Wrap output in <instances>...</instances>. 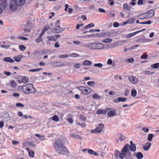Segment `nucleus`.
Here are the masks:
<instances>
[{"label": "nucleus", "mask_w": 159, "mask_h": 159, "mask_svg": "<svg viewBox=\"0 0 159 159\" xmlns=\"http://www.w3.org/2000/svg\"><path fill=\"white\" fill-rule=\"evenodd\" d=\"M107 63L108 65H111L112 64V60L110 59H109L107 61Z\"/></svg>", "instance_id": "obj_63"}, {"label": "nucleus", "mask_w": 159, "mask_h": 159, "mask_svg": "<svg viewBox=\"0 0 159 159\" xmlns=\"http://www.w3.org/2000/svg\"><path fill=\"white\" fill-rule=\"evenodd\" d=\"M81 65L80 63H75L74 64L73 66L74 68L79 69L81 67Z\"/></svg>", "instance_id": "obj_39"}, {"label": "nucleus", "mask_w": 159, "mask_h": 159, "mask_svg": "<svg viewBox=\"0 0 159 159\" xmlns=\"http://www.w3.org/2000/svg\"><path fill=\"white\" fill-rule=\"evenodd\" d=\"M70 137L72 138H75L79 140L83 139L79 135L76 134L74 133H71L70 134Z\"/></svg>", "instance_id": "obj_10"}, {"label": "nucleus", "mask_w": 159, "mask_h": 159, "mask_svg": "<svg viewBox=\"0 0 159 159\" xmlns=\"http://www.w3.org/2000/svg\"><path fill=\"white\" fill-rule=\"evenodd\" d=\"M1 46L2 48H8L10 47V45H2Z\"/></svg>", "instance_id": "obj_60"}, {"label": "nucleus", "mask_w": 159, "mask_h": 159, "mask_svg": "<svg viewBox=\"0 0 159 159\" xmlns=\"http://www.w3.org/2000/svg\"><path fill=\"white\" fill-rule=\"evenodd\" d=\"M134 61V59L133 58H130L129 59H127L125 61L126 62H128L129 63H132Z\"/></svg>", "instance_id": "obj_52"}, {"label": "nucleus", "mask_w": 159, "mask_h": 159, "mask_svg": "<svg viewBox=\"0 0 159 159\" xmlns=\"http://www.w3.org/2000/svg\"><path fill=\"white\" fill-rule=\"evenodd\" d=\"M159 67V63L154 64L151 66V67L153 69H157Z\"/></svg>", "instance_id": "obj_35"}, {"label": "nucleus", "mask_w": 159, "mask_h": 159, "mask_svg": "<svg viewBox=\"0 0 159 159\" xmlns=\"http://www.w3.org/2000/svg\"><path fill=\"white\" fill-rule=\"evenodd\" d=\"M60 20H58L56 21V26L53 30V32L55 33H58L61 32L63 30V29L59 26Z\"/></svg>", "instance_id": "obj_6"}, {"label": "nucleus", "mask_w": 159, "mask_h": 159, "mask_svg": "<svg viewBox=\"0 0 159 159\" xmlns=\"http://www.w3.org/2000/svg\"><path fill=\"white\" fill-rule=\"evenodd\" d=\"M95 43H90V49L95 50Z\"/></svg>", "instance_id": "obj_42"}, {"label": "nucleus", "mask_w": 159, "mask_h": 159, "mask_svg": "<svg viewBox=\"0 0 159 159\" xmlns=\"http://www.w3.org/2000/svg\"><path fill=\"white\" fill-rule=\"evenodd\" d=\"M56 152L59 154L67 156L69 154L67 148L63 145L62 141L58 139L54 144Z\"/></svg>", "instance_id": "obj_1"}, {"label": "nucleus", "mask_w": 159, "mask_h": 159, "mask_svg": "<svg viewBox=\"0 0 159 159\" xmlns=\"http://www.w3.org/2000/svg\"><path fill=\"white\" fill-rule=\"evenodd\" d=\"M115 45L114 43H111L107 45V48H110L115 47Z\"/></svg>", "instance_id": "obj_55"}, {"label": "nucleus", "mask_w": 159, "mask_h": 159, "mask_svg": "<svg viewBox=\"0 0 159 159\" xmlns=\"http://www.w3.org/2000/svg\"><path fill=\"white\" fill-rule=\"evenodd\" d=\"M16 2L19 6L24 5L25 2V0H16Z\"/></svg>", "instance_id": "obj_25"}, {"label": "nucleus", "mask_w": 159, "mask_h": 159, "mask_svg": "<svg viewBox=\"0 0 159 159\" xmlns=\"http://www.w3.org/2000/svg\"><path fill=\"white\" fill-rule=\"evenodd\" d=\"M112 41V39L111 38L106 39L102 40V43H108L111 42Z\"/></svg>", "instance_id": "obj_26"}, {"label": "nucleus", "mask_w": 159, "mask_h": 159, "mask_svg": "<svg viewBox=\"0 0 159 159\" xmlns=\"http://www.w3.org/2000/svg\"><path fill=\"white\" fill-rule=\"evenodd\" d=\"M148 58V55L145 53H143L141 56V58L142 59H146Z\"/></svg>", "instance_id": "obj_45"}, {"label": "nucleus", "mask_w": 159, "mask_h": 159, "mask_svg": "<svg viewBox=\"0 0 159 159\" xmlns=\"http://www.w3.org/2000/svg\"><path fill=\"white\" fill-rule=\"evenodd\" d=\"M129 79L130 81L133 83H136L138 82V80L134 76L129 77Z\"/></svg>", "instance_id": "obj_15"}, {"label": "nucleus", "mask_w": 159, "mask_h": 159, "mask_svg": "<svg viewBox=\"0 0 159 159\" xmlns=\"http://www.w3.org/2000/svg\"><path fill=\"white\" fill-rule=\"evenodd\" d=\"M94 24L93 23H90L86 25L84 27V29H87L89 28L92 27H94Z\"/></svg>", "instance_id": "obj_34"}, {"label": "nucleus", "mask_w": 159, "mask_h": 159, "mask_svg": "<svg viewBox=\"0 0 159 159\" xmlns=\"http://www.w3.org/2000/svg\"><path fill=\"white\" fill-rule=\"evenodd\" d=\"M101 96L98 95L96 93H95L92 95V98L93 99H99L101 98Z\"/></svg>", "instance_id": "obj_24"}, {"label": "nucleus", "mask_w": 159, "mask_h": 159, "mask_svg": "<svg viewBox=\"0 0 159 159\" xmlns=\"http://www.w3.org/2000/svg\"><path fill=\"white\" fill-rule=\"evenodd\" d=\"M42 70V68H38V69H32V70H29V71L30 72H35L36 71H40L41 70Z\"/></svg>", "instance_id": "obj_47"}, {"label": "nucleus", "mask_w": 159, "mask_h": 159, "mask_svg": "<svg viewBox=\"0 0 159 159\" xmlns=\"http://www.w3.org/2000/svg\"><path fill=\"white\" fill-rule=\"evenodd\" d=\"M120 25L117 22H115L113 24V26L115 27H116L119 26Z\"/></svg>", "instance_id": "obj_64"}, {"label": "nucleus", "mask_w": 159, "mask_h": 159, "mask_svg": "<svg viewBox=\"0 0 159 159\" xmlns=\"http://www.w3.org/2000/svg\"><path fill=\"white\" fill-rule=\"evenodd\" d=\"M87 84L90 86H93L95 85L94 82L93 81H89L87 82Z\"/></svg>", "instance_id": "obj_51"}, {"label": "nucleus", "mask_w": 159, "mask_h": 159, "mask_svg": "<svg viewBox=\"0 0 159 159\" xmlns=\"http://www.w3.org/2000/svg\"><path fill=\"white\" fill-rule=\"evenodd\" d=\"M0 5L4 8L6 7L8 5L7 0H0Z\"/></svg>", "instance_id": "obj_13"}, {"label": "nucleus", "mask_w": 159, "mask_h": 159, "mask_svg": "<svg viewBox=\"0 0 159 159\" xmlns=\"http://www.w3.org/2000/svg\"><path fill=\"white\" fill-rule=\"evenodd\" d=\"M104 36H106L109 37H111L114 35V33H113L110 32H104Z\"/></svg>", "instance_id": "obj_23"}, {"label": "nucleus", "mask_w": 159, "mask_h": 159, "mask_svg": "<svg viewBox=\"0 0 159 159\" xmlns=\"http://www.w3.org/2000/svg\"><path fill=\"white\" fill-rule=\"evenodd\" d=\"M19 48L20 50L22 51H24L26 49L25 47L23 45H20L19 46Z\"/></svg>", "instance_id": "obj_49"}, {"label": "nucleus", "mask_w": 159, "mask_h": 159, "mask_svg": "<svg viewBox=\"0 0 159 159\" xmlns=\"http://www.w3.org/2000/svg\"><path fill=\"white\" fill-rule=\"evenodd\" d=\"M22 90L26 93H34L36 92V89L31 84H26L23 87Z\"/></svg>", "instance_id": "obj_2"}, {"label": "nucleus", "mask_w": 159, "mask_h": 159, "mask_svg": "<svg viewBox=\"0 0 159 159\" xmlns=\"http://www.w3.org/2000/svg\"><path fill=\"white\" fill-rule=\"evenodd\" d=\"M43 35L44 34H43L41 33L39 35L38 37L35 40L37 43H39L43 40V39H42V37Z\"/></svg>", "instance_id": "obj_18"}, {"label": "nucleus", "mask_w": 159, "mask_h": 159, "mask_svg": "<svg viewBox=\"0 0 159 159\" xmlns=\"http://www.w3.org/2000/svg\"><path fill=\"white\" fill-rule=\"evenodd\" d=\"M136 156L138 159H141L143 157V155L142 153L139 152L136 155Z\"/></svg>", "instance_id": "obj_30"}, {"label": "nucleus", "mask_w": 159, "mask_h": 159, "mask_svg": "<svg viewBox=\"0 0 159 159\" xmlns=\"http://www.w3.org/2000/svg\"><path fill=\"white\" fill-rule=\"evenodd\" d=\"M140 24H141L150 25L151 24V22L150 20H148L146 22H140Z\"/></svg>", "instance_id": "obj_54"}, {"label": "nucleus", "mask_w": 159, "mask_h": 159, "mask_svg": "<svg viewBox=\"0 0 159 159\" xmlns=\"http://www.w3.org/2000/svg\"><path fill=\"white\" fill-rule=\"evenodd\" d=\"M68 57V55L67 54H65L59 56L58 57L60 58H67Z\"/></svg>", "instance_id": "obj_48"}, {"label": "nucleus", "mask_w": 159, "mask_h": 159, "mask_svg": "<svg viewBox=\"0 0 159 159\" xmlns=\"http://www.w3.org/2000/svg\"><path fill=\"white\" fill-rule=\"evenodd\" d=\"M137 34H138V32H135L133 33L128 34H127L126 37L127 38H129L134 35Z\"/></svg>", "instance_id": "obj_38"}, {"label": "nucleus", "mask_w": 159, "mask_h": 159, "mask_svg": "<svg viewBox=\"0 0 159 159\" xmlns=\"http://www.w3.org/2000/svg\"><path fill=\"white\" fill-rule=\"evenodd\" d=\"M69 56L71 57H75L80 56L79 55L76 53H72L69 55Z\"/></svg>", "instance_id": "obj_46"}, {"label": "nucleus", "mask_w": 159, "mask_h": 159, "mask_svg": "<svg viewBox=\"0 0 159 159\" xmlns=\"http://www.w3.org/2000/svg\"><path fill=\"white\" fill-rule=\"evenodd\" d=\"M93 66L95 67H98L99 68H101L102 66V64L100 63L95 64Z\"/></svg>", "instance_id": "obj_56"}, {"label": "nucleus", "mask_w": 159, "mask_h": 159, "mask_svg": "<svg viewBox=\"0 0 159 159\" xmlns=\"http://www.w3.org/2000/svg\"><path fill=\"white\" fill-rule=\"evenodd\" d=\"M104 129V125L102 123H100L97 126L95 129L91 130L90 132L91 133L99 134L103 131Z\"/></svg>", "instance_id": "obj_4"}, {"label": "nucleus", "mask_w": 159, "mask_h": 159, "mask_svg": "<svg viewBox=\"0 0 159 159\" xmlns=\"http://www.w3.org/2000/svg\"><path fill=\"white\" fill-rule=\"evenodd\" d=\"M79 117H80V119L81 120H82V121H85L86 120V119L85 118V117L84 116V115H80V116Z\"/></svg>", "instance_id": "obj_58"}, {"label": "nucleus", "mask_w": 159, "mask_h": 159, "mask_svg": "<svg viewBox=\"0 0 159 159\" xmlns=\"http://www.w3.org/2000/svg\"><path fill=\"white\" fill-rule=\"evenodd\" d=\"M95 50H100L103 48V44L99 43H95Z\"/></svg>", "instance_id": "obj_8"}, {"label": "nucleus", "mask_w": 159, "mask_h": 159, "mask_svg": "<svg viewBox=\"0 0 159 159\" xmlns=\"http://www.w3.org/2000/svg\"><path fill=\"white\" fill-rule=\"evenodd\" d=\"M52 120L56 122L58 121L59 120V118L57 115H55L54 116L52 117Z\"/></svg>", "instance_id": "obj_41"}, {"label": "nucleus", "mask_w": 159, "mask_h": 159, "mask_svg": "<svg viewBox=\"0 0 159 159\" xmlns=\"http://www.w3.org/2000/svg\"><path fill=\"white\" fill-rule=\"evenodd\" d=\"M129 144L127 143L123 149L121 151V153L119 154V156L120 158L122 159L124 157L126 156V154L130 156V153L129 150Z\"/></svg>", "instance_id": "obj_3"}, {"label": "nucleus", "mask_w": 159, "mask_h": 159, "mask_svg": "<svg viewBox=\"0 0 159 159\" xmlns=\"http://www.w3.org/2000/svg\"><path fill=\"white\" fill-rule=\"evenodd\" d=\"M85 87H83V86H79L76 87V88L80 91H81L82 92H84V89Z\"/></svg>", "instance_id": "obj_53"}, {"label": "nucleus", "mask_w": 159, "mask_h": 159, "mask_svg": "<svg viewBox=\"0 0 159 159\" xmlns=\"http://www.w3.org/2000/svg\"><path fill=\"white\" fill-rule=\"evenodd\" d=\"M147 18H150L154 15V11L153 10H151L145 13Z\"/></svg>", "instance_id": "obj_7"}, {"label": "nucleus", "mask_w": 159, "mask_h": 159, "mask_svg": "<svg viewBox=\"0 0 159 159\" xmlns=\"http://www.w3.org/2000/svg\"><path fill=\"white\" fill-rule=\"evenodd\" d=\"M119 139L121 141H123L125 139V136L123 135H121L120 137H119Z\"/></svg>", "instance_id": "obj_62"}, {"label": "nucleus", "mask_w": 159, "mask_h": 159, "mask_svg": "<svg viewBox=\"0 0 159 159\" xmlns=\"http://www.w3.org/2000/svg\"><path fill=\"white\" fill-rule=\"evenodd\" d=\"M109 109H111L110 108H108L106 109V110L102 109H99L97 111V113L98 114H106L107 111Z\"/></svg>", "instance_id": "obj_11"}, {"label": "nucleus", "mask_w": 159, "mask_h": 159, "mask_svg": "<svg viewBox=\"0 0 159 159\" xmlns=\"http://www.w3.org/2000/svg\"><path fill=\"white\" fill-rule=\"evenodd\" d=\"M91 64V61L87 60L84 61L83 62V65L84 66H90Z\"/></svg>", "instance_id": "obj_22"}, {"label": "nucleus", "mask_w": 159, "mask_h": 159, "mask_svg": "<svg viewBox=\"0 0 159 159\" xmlns=\"http://www.w3.org/2000/svg\"><path fill=\"white\" fill-rule=\"evenodd\" d=\"M145 74L147 75H151L154 73V72H151L148 70H146L144 72Z\"/></svg>", "instance_id": "obj_50"}, {"label": "nucleus", "mask_w": 159, "mask_h": 159, "mask_svg": "<svg viewBox=\"0 0 159 159\" xmlns=\"http://www.w3.org/2000/svg\"><path fill=\"white\" fill-rule=\"evenodd\" d=\"M3 60L7 62L10 63H13L14 62V60L10 57H6L3 59Z\"/></svg>", "instance_id": "obj_19"}, {"label": "nucleus", "mask_w": 159, "mask_h": 159, "mask_svg": "<svg viewBox=\"0 0 159 159\" xmlns=\"http://www.w3.org/2000/svg\"><path fill=\"white\" fill-rule=\"evenodd\" d=\"M127 98L124 97H119L117 98L118 102H124L126 101Z\"/></svg>", "instance_id": "obj_29"}, {"label": "nucleus", "mask_w": 159, "mask_h": 159, "mask_svg": "<svg viewBox=\"0 0 159 159\" xmlns=\"http://www.w3.org/2000/svg\"><path fill=\"white\" fill-rule=\"evenodd\" d=\"M47 39L50 41H55L57 40L56 38L52 36H48Z\"/></svg>", "instance_id": "obj_36"}, {"label": "nucleus", "mask_w": 159, "mask_h": 159, "mask_svg": "<svg viewBox=\"0 0 159 159\" xmlns=\"http://www.w3.org/2000/svg\"><path fill=\"white\" fill-rule=\"evenodd\" d=\"M23 57V56L22 55H18L14 57L13 58L15 61L17 62H19L21 60Z\"/></svg>", "instance_id": "obj_14"}, {"label": "nucleus", "mask_w": 159, "mask_h": 159, "mask_svg": "<svg viewBox=\"0 0 159 159\" xmlns=\"http://www.w3.org/2000/svg\"><path fill=\"white\" fill-rule=\"evenodd\" d=\"M142 130L146 133H148L149 130V129L145 127H143L142 128Z\"/></svg>", "instance_id": "obj_59"}, {"label": "nucleus", "mask_w": 159, "mask_h": 159, "mask_svg": "<svg viewBox=\"0 0 159 159\" xmlns=\"http://www.w3.org/2000/svg\"><path fill=\"white\" fill-rule=\"evenodd\" d=\"M153 137V134H149L148 136V139L149 141H152Z\"/></svg>", "instance_id": "obj_43"}, {"label": "nucleus", "mask_w": 159, "mask_h": 159, "mask_svg": "<svg viewBox=\"0 0 159 159\" xmlns=\"http://www.w3.org/2000/svg\"><path fill=\"white\" fill-rule=\"evenodd\" d=\"M26 149L28 152V154L29 156L31 157H33L34 156V152L32 151H30L29 148H26Z\"/></svg>", "instance_id": "obj_20"}, {"label": "nucleus", "mask_w": 159, "mask_h": 159, "mask_svg": "<svg viewBox=\"0 0 159 159\" xmlns=\"http://www.w3.org/2000/svg\"><path fill=\"white\" fill-rule=\"evenodd\" d=\"M129 150L133 152H134L136 150V148L135 144L129 145Z\"/></svg>", "instance_id": "obj_21"}, {"label": "nucleus", "mask_w": 159, "mask_h": 159, "mask_svg": "<svg viewBox=\"0 0 159 159\" xmlns=\"http://www.w3.org/2000/svg\"><path fill=\"white\" fill-rule=\"evenodd\" d=\"M138 18L139 19H142L147 18L146 13L139 15L138 16Z\"/></svg>", "instance_id": "obj_28"}, {"label": "nucleus", "mask_w": 159, "mask_h": 159, "mask_svg": "<svg viewBox=\"0 0 159 159\" xmlns=\"http://www.w3.org/2000/svg\"><path fill=\"white\" fill-rule=\"evenodd\" d=\"M135 20L133 18H130L126 20V23L131 24L133 23Z\"/></svg>", "instance_id": "obj_27"}, {"label": "nucleus", "mask_w": 159, "mask_h": 159, "mask_svg": "<svg viewBox=\"0 0 159 159\" xmlns=\"http://www.w3.org/2000/svg\"><path fill=\"white\" fill-rule=\"evenodd\" d=\"M124 9H125L127 10H129L131 9L132 8L129 6L126 3H125L123 6Z\"/></svg>", "instance_id": "obj_40"}, {"label": "nucleus", "mask_w": 159, "mask_h": 159, "mask_svg": "<svg viewBox=\"0 0 159 159\" xmlns=\"http://www.w3.org/2000/svg\"><path fill=\"white\" fill-rule=\"evenodd\" d=\"M84 89L83 93L85 94H87L90 93L92 91L91 89L87 87H85Z\"/></svg>", "instance_id": "obj_17"}, {"label": "nucleus", "mask_w": 159, "mask_h": 159, "mask_svg": "<svg viewBox=\"0 0 159 159\" xmlns=\"http://www.w3.org/2000/svg\"><path fill=\"white\" fill-rule=\"evenodd\" d=\"M50 29L49 26L45 27L42 30V32L41 33L43 34H44L45 32Z\"/></svg>", "instance_id": "obj_37"}, {"label": "nucleus", "mask_w": 159, "mask_h": 159, "mask_svg": "<svg viewBox=\"0 0 159 159\" xmlns=\"http://www.w3.org/2000/svg\"><path fill=\"white\" fill-rule=\"evenodd\" d=\"M137 92L136 91L135 89H132L131 91V95L133 97H135L136 96Z\"/></svg>", "instance_id": "obj_31"}, {"label": "nucleus", "mask_w": 159, "mask_h": 159, "mask_svg": "<svg viewBox=\"0 0 159 159\" xmlns=\"http://www.w3.org/2000/svg\"><path fill=\"white\" fill-rule=\"evenodd\" d=\"M11 85L12 87H15L16 86V84L14 81H12L11 82Z\"/></svg>", "instance_id": "obj_61"}, {"label": "nucleus", "mask_w": 159, "mask_h": 159, "mask_svg": "<svg viewBox=\"0 0 159 159\" xmlns=\"http://www.w3.org/2000/svg\"><path fill=\"white\" fill-rule=\"evenodd\" d=\"M95 37L98 38L103 37L104 38V32L98 34H96Z\"/></svg>", "instance_id": "obj_33"}, {"label": "nucleus", "mask_w": 159, "mask_h": 159, "mask_svg": "<svg viewBox=\"0 0 159 159\" xmlns=\"http://www.w3.org/2000/svg\"><path fill=\"white\" fill-rule=\"evenodd\" d=\"M52 64L56 67L63 66H65L64 63L62 61L54 62Z\"/></svg>", "instance_id": "obj_9"}, {"label": "nucleus", "mask_w": 159, "mask_h": 159, "mask_svg": "<svg viewBox=\"0 0 159 159\" xmlns=\"http://www.w3.org/2000/svg\"><path fill=\"white\" fill-rule=\"evenodd\" d=\"M29 145L30 146V147L31 148H34L36 147V145L35 143L32 142H28Z\"/></svg>", "instance_id": "obj_44"}, {"label": "nucleus", "mask_w": 159, "mask_h": 159, "mask_svg": "<svg viewBox=\"0 0 159 159\" xmlns=\"http://www.w3.org/2000/svg\"><path fill=\"white\" fill-rule=\"evenodd\" d=\"M16 106L17 107H24V104L20 103H17L16 104Z\"/></svg>", "instance_id": "obj_57"}, {"label": "nucleus", "mask_w": 159, "mask_h": 159, "mask_svg": "<svg viewBox=\"0 0 159 159\" xmlns=\"http://www.w3.org/2000/svg\"><path fill=\"white\" fill-rule=\"evenodd\" d=\"M23 83L24 84H26L29 81L28 79L26 76H23L22 77V79Z\"/></svg>", "instance_id": "obj_32"}, {"label": "nucleus", "mask_w": 159, "mask_h": 159, "mask_svg": "<svg viewBox=\"0 0 159 159\" xmlns=\"http://www.w3.org/2000/svg\"><path fill=\"white\" fill-rule=\"evenodd\" d=\"M151 145V143H146L145 144V145L143 146V149L145 151H148L150 149Z\"/></svg>", "instance_id": "obj_12"}, {"label": "nucleus", "mask_w": 159, "mask_h": 159, "mask_svg": "<svg viewBox=\"0 0 159 159\" xmlns=\"http://www.w3.org/2000/svg\"><path fill=\"white\" fill-rule=\"evenodd\" d=\"M116 114V111L115 110L113 111H110L108 112L107 115L109 117H112L115 116Z\"/></svg>", "instance_id": "obj_16"}, {"label": "nucleus", "mask_w": 159, "mask_h": 159, "mask_svg": "<svg viewBox=\"0 0 159 159\" xmlns=\"http://www.w3.org/2000/svg\"><path fill=\"white\" fill-rule=\"evenodd\" d=\"M9 6L10 9L12 11H16L19 6L16 0H11Z\"/></svg>", "instance_id": "obj_5"}]
</instances>
